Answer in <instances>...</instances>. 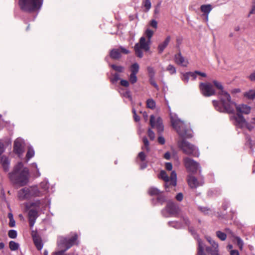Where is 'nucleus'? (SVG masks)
<instances>
[{"instance_id":"f257e3e1","label":"nucleus","mask_w":255,"mask_h":255,"mask_svg":"<svg viewBox=\"0 0 255 255\" xmlns=\"http://www.w3.org/2000/svg\"><path fill=\"white\" fill-rule=\"evenodd\" d=\"M232 103L231 107L233 110L230 112L219 111L221 113L232 114L230 116V121L236 126L243 127L246 126L247 122L244 117L240 114H249L251 112V108L250 106L245 105H237L234 102L231 100V98L229 101V103Z\"/></svg>"},{"instance_id":"f03ea898","label":"nucleus","mask_w":255,"mask_h":255,"mask_svg":"<svg viewBox=\"0 0 255 255\" xmlns=\"http://www.w3.org/2000/svg\"><path fill=\"white\" fill-rule=\"evenodd\" d=\"M213 84L217 88L220 90L218 93L220 101L213 100L212 101L215 109L218 111H232L233 110L232 107H231L232 103H229L231 98L230 94L224 89L220 82L215 80L213 81Z\"/></svg>"},{"instance_id":"7ed1b4c3","label":"nucleus","mask_w":255,"mask_h":255,"mask_svg":"<svg viewBox=\"0 0 255 255\" xmlns=\"http://www.w3.org/2000/svg\"><path fill=\"white\" fill-rule=\"evenodd\" d=\"M29 175L28 169L24 167L21 162L15 165L13 171L8 174L10 181L20 186L25 185L28 182Z\"/></svg>"},{"instance_id":"20e7f679","label":"nucleus","mask_w":255,"mask_h":255,"mask_svg":"<svg viewBox=\"0 0 255 255\" xmlns=\"http://www.w3.org/2000/svg\"><path fill=\"white\" fill-rule=\"evenodd\" d=\"M195 239L198 242V252L197 255H208L206 253L211 255H220L219 254V249L218 244L213 240L210 237H206V240L211 245V247H206L203 242L198 238V236L194 235Z\"/></svg>"},{"instance_id":"39448f33","label":"nucleus","mask_w":255,"mask_h":255,"mask_svg":"<svg viewBox=\"0 0 255 255\" xmlns=\"http://www.w3.org/2000/svg\"><path fill=\"white\" fill-rule=\"evenodd\" d=\"M77 235L74 234L71 237H60L58 238L57 245L59 251L53 253L52 255H67L65 252L76 243Z\"/></svg>"},{"instance_id":"423d86ee","label":"nucleus","mask_w":255,"mask_h":255,"mask_svg":"<svg viewBox=\"0 0 255 255\" xmlns=\"http://www.w3.org/2000/svg\"><path fill=\"white\" fill-rule=\"evenodd\" d=\"M41 192L38 186L24 187L18 191L17 197L20 200H29L34 197H39Z\"/></svg>"},{"instance_id":"0eeeda50","label":"nucleus","mask_w":255,"mask_h":255,"mask_svg":"<svg viewBox=\"0 0 255 255\" xmlns=\"http://www.w3.org/2000/svg\"><path fill=\"white\" fill-rule=\"evenodd\" d=\"M177 144L185 154L195 157L199 156L200 153L197 147L188 141L182 139L178 141Z\"/></svg>"},{"instance_id":"6e6552de","label":"nucleus","mask_w":255,"mask_h":255,"mask_svg":"<svg viewBox=\"0 0 255 255\" xmlns=\"http://www.w3.org/2000/svg\"><path fill=\"white\" fill-rule=\"evenodd\" d=\"M151 41L146 40L145 36L140 38L138 42L136 43L134 46L135 55L139 58L143 56V51L148 52L150 49Z\"/></svg>"},{"instance_id":"1a4fd4ad","label":"nucleus","mask_w":255,"mask_h":255,"mask_svg":"<svg viewBox=\"0 0 255 255\" xmlns=\"http://www.w3.org/2000/svg\"><path fill=\"white\" fill-rule=\"evenodd\" d=\"M19 5L21 9L26 11H33L41 6L42 0H19Z\"/></svg>"},{"instance_id":"9d476101","label":"nucleus","mask_w":255,"mask_h":255,"mask_svg":"<svg viewBox=\"0 0 255 255\" xmlns=\"http://www.w3.org/2000/svg\"><path fill=\"white\" fill-rule=\"evenodd\" d=\"M158 177L165 182L164 186L167 191H168L167 188L174 187L176 185L177 175L174 171H172L170 176L169 177L165 171L161 170Z\"/></svg>"},{"instance_id":"9b49d317","label":"nucleus","mask_w":255,"mask_h":255,"mask_svg":"<svg viewBox=\"0 0 255 255\" xmlns=\"http://www.w3.org/2000/svg\"><path fill=\"white\" fill-rule=\"evenodd\" d=\"M199 89L201 94L205 97H210L215 94V90L213 85L209 82L200 83Z\"/></svg>"},{"instance_id":"f8f14e48","label":"nucleus","mask_w":255,"mask_h":255,"mask_svg":"<svg viewBox=\"0 0 255 255\" xmlns=\"http://www.w3.org/2000/svg\"><path fill=\"white\" fill-rule=\"evenodd\" d=\"M183 161L184 165L188 172L195 173L200 168L199 164L189 157H185Z\"/></svg>"},{"instance_id":"ddd939ff","label":"nucleus","mask_w":255,"mask_h":255,"mask_svg":"<svg viewBox=\"0 0 255 255\" xmlns=\"http://www.w3.org/2000/svg\"><path fill=\"white\" fill-rule=\"evenodd\" d=\"M179 212V208L177 205L172 202H169L165 210L162 211V214L165 217L174 216Z\"/></svg>"},{"instance_id":"4468645a","label":"nucleus","mask_w":255,"mask_h":255,"mask_svg":"<svg viewBox=\"0 0 255 255\" xmlns=\"http://www.w3.org/2000/svg\"><path fill=\"white\" fill-rule=\"evenodd\" d=\"M25 146V143L22 138L19 137L15 140L14 142L13 150L19 157H22L23 155Z\"/></svg>"},{"instance_id":"2eb2a0df","label":"nucleus","mask_w":255,"mask_h":255,"mask_svg":"<svg viewBox=\"0 0 255 255\" xmlns=\"http://www.w3.org/2000/svg\"><path fill=\"white\" fill-rule=\"evenodd\" d=\"M128 54L129 51L124 47H120L117 49H113L110 52V56L112 58L117 59L121 57V53Z\"/></svg>"},{"instance_id":"dca6fc26","label":"nucleus","mask_w":255,"mask_h":255,"mask_svg":"<svg viewBox=\"0 0 255 255\" xmlns=\"http://www.w3.org/2000/svg\"><path fill=\"white\" fill-rule=\"evenodd\" d=\"M150 124L152 128H162V120L158 115H151L150 117Z\"/></svg>"},{"instance_id":"f3484780","label":"nucleus","mask_w":255,"mask_h":255,"mask_svg":"<svg viewBox=\"0 0 255 255\" xmlns=\"http://www.w3.org/2000/svg\"><path fill=\"white\" fill-rule=\"evenodd\" d=\"M187 181L189 186L192 188H197L204 183L202 180L198 181L195 177L191 175L188 176Z\"/></svg>"},{"instance_id":"a211bd4d","label":"nucleus","mask_w":255,"mask_h":255,"mask_svg":"<svg viewBox=\"0 0 255 255\" xmlns=\"http://www.w3.org/2000/svg\"><path fill=\"white\" fill-rule=\"evenodd\" d=\"M176 132L180 137L183 138H188L192 136L191 128H176Z\"/></svg>"},{"instance_id":"6ab92c4d","label":"nucleus","mask_w":255,"mask_h":255,"mask_svg":"<svg viewBox=\"0 0 255 255\" xmlns=\"http://www.w3.org/2000/svg\"><path fill=\"white\" fill-rule=\"evenodd\" d=\"M171 122L173 128H182L187 126L184 121L180 120L176 116H172L171 117Z\"/></svg>"},{"instance_id":"aec40b11","label":"nucleus","mask_w":255,"mask_h":255,"mask_svg":"<svg viewBox=\"0 0 255 255\" xmlns=\"http://www.w3.org/2000/svg\"><path fill=\"white\" fill-rule=\"evenodd\" d=\"M174 60L176 64L183 67H187L189 63L188 59L185 58L180 53L175 55Z\"/></svg>"},{"instance_id":"412c9836","label":"nucleus","mask_w":255,"mask_h":255,"mask_svg":"<svg viewBox=\"0 0 255 255\" xmlns=\"http://www.w3.org/2000/svg\"><path fill=\"white\" fill-rule=\"evenodd\" d=\"M39 191L41 192V194L39 195V197H41L49 192V182L48 180H44L41 182L39 184Z\"/></svg>"},{"instance_id":"4be33fe9","label":"nucleus","mask_w":255,"mask_h":255,"mask_svg":"<svg viewBox=\"0 0 255 255\" xmlns=\"http://www.w3.org/2000/svg\"><path fill=\"white\" fill-rule=\"evenodd\" d=\"M37 217L38 212L37 211L33 209L29 210L28 212V219L29 226L31 228L33 227Z\"/></svg>"},{"instance_id":"5701e85b","label":"nucleus","mask_w":255,"mask_h":255,"mask_svg":"<svg viewBox=\"0 0 255 255\" xmlns=\"http://www.w3.org/2000/svg\"><path fill=\"white\" fill-rule=\"evenodd\" d=\"M148 193L152 196H158L157 198L158 201L160 203H163L165 201V198L160 195V191L159 189L154 187H151L148 190Z\"/></svg>"},{"instance_id":"b1692460","label":"nucleus","mask_w":255,"mask_h":255,"mask_svg":"<svg viewBox=\"0 0 255 255\" xmlns=\"http://www.w3.org/2000/svg\"><path fill=\"white\" fill-rule=\"evenodd\" d=\"M0 163L5 172L9 170L10 161L8 157L5 156H1L0 158Z\"/></svg>"},{"instance_id":"393cba45","label":"nucleus","mask_w":255,"mask_h":255,"mask_svg":"<svg viewBox=\"0 0 255 255\" xmlns=\"http://www.w3.org/2000/svg\"><path fill=\"white\" fill-rule=\"evenodd\" d=\"M171 39V37L170 36H168L166 37L165 39L161 43L159 44L157 47V50L158 53L161 54L163 52L164 50L168 45Z\"/></svg>"},{"instance_id":"a878e982","label":"nucleus","mask_w":255,"mask_h":255,"mask_svg":"<svg viewBox=\"0 0 255 255\" xmlns=\"http://www.w3.org/2000/svg\"><path fill=\"white\" fill-rule=\"evenodd\" d=\"M146 156L143 151L140 152L138 154L137 159L141 162L140 164V167L141 169H143L147 167Z\"/></svg>"},{"instance_id":"bb28decb","label":"nucleus","mask_w":255,"mask_h":255,"mask_svg":"<svg viewBox=\"0 0 255 255\" xmlns=\"http://www.w3.org/2000/svg\"><path fill=\"white\" fill-rule=\"evenodd\" d=\"M34 243L38 250H41L43 248V244L41 239L37 236H34L33 238Z\"/></svg>"},{"instance_id":"cd10ccee","label":"nucleus","mask_w":255,"mask_h":255,"mask_svg":"<svg viewBox=\"0 0 255 255\" xmlns=\"http://www.w3.org/2000/svg\"><path fill=\"white\" fill-rule=\"evenodd\" d=\"M35 152L31 146H28V149L26 155V162H27L29 160L34 156Z\"/></svg>"},{"instance_id":"c85d7f7f","label":"nucleus","mask_w":255,"mask_h":255,"mask_svg":"<svg viewBox=\"0 0 255 255\" xmlns=\"http://www.w3.org/2000/svg\"><path fill=\"white\" fill-rule=\"evenodd\" d=\"M154 33V31L152 30L149 28H147L145 30L143 36L145 37L146 40H149V41H151V38L153 36Z\"/></svg>"},{"instance_id":"c756f323","label":"nucleus","mask_w":255,"mask_h":255,"mask_svg":"<svg viewBox=\"0 0 255 255\" xmlns=\"http://www.w3.org/2000/svg\"><path fill=\"white\" fill-rule=\"evenodd\" d=\"M202 12L204 13L205 14L209 15V13L212 9V7L211 4H203L200 7Z\"/></svg>"},{"instance_id":"7c9ffc66","label":"nucleus","mask_w":255,"mask_h":255,"mask_svg":"<svg viewBox=\"0 0 255 255\" xmlns=\"http://www.w3.org/2000/svg\"><path fill=\"white\" fill-rule=\"evenodd\" d=\"M244 96L250 100H253L255 98V90H251L244 94Z\"/></svg>"},{"instance_id":"2f4dec72","label":"nucleus","mask_w":255,"mask_h":255,"mask_svg":"<svg viewBox=\"0 0 255 255\" xmlns=\"http://www.w3.org/2000/svg\"><path fill=\"white\" fill-rule=\"evenodd\" d=\"M156 106V103L152 99H148L146 101V107L150 109H154Z\"/></svg>"},{"instance_id":"473e14b6","label":"nucleus","mask_w":255,"mask_h":255,"mask_svg":"<svg viewBox=\"0 0 255 255\" xmlns=\"http://www.w3.org/2000/svg\"><path fill=\"white\" fill-rule=\"evenodd\" d=\"M139 69V65L137 63H133L130 67L131 74L136 75L138 72Z\"/></svg>"},{"instance_id":"72a5a7b5","label":"nucleus","mask_w":255,"mask_h":255,"mask_svg":"<svg viewBox=\"0 0 255 255\" xmlns=\"http://www.w3.org/2000/svg\"><path fill=\"white\" fill-rule=\"evenodd\" d=\"M234 242H236L238 246L241 250L243 249L244 244L243 241L241 239V238L238 236H235L234 237Z\"/></svg>"},{"instance_id":"f704fd0d","label":"nucleus","mask_w":255,"mask_h":255,"mask_svg":"<svg viewBox=\"0 0 255 255\" xmlns=\"http://www.w3.org/2000/svg\"><path fill=\"white\" fill-rule=\"evenodd\" d=\"M169 226L176 229H180L183 227V225L177 221H171L168 222Z\"/></svg>"},{"instance_id":"c9c22d12","label":"nucleus","mask_w":255,"mask_h":255,"mask_svg":"<svg viewBox=\"0 0 255 255\" xmlns=\"http://www.w3.org/2000/svg\"><path fill=\"white\" fill-rule=\"evenodd\" d=\"M144 143L143 146L142 147V149L143 150H146L147 152L149 151V142L146 137H144L142 139Z\"/></svg>"},{"instance_id":"e433bc0d","label":"nucleus","mask_w":255,"mask_h":255,"mask_svg":"<svg viewBox=\"0 0 255 255\" xmlns=\"http://www.w3.org/2000/svg\"><path fill=\"white\" fill-rule=\"evenodd\" d=\"M9 247L11 251H16L18 249L19 245L15 242L11 241L9 243Z\"/></svg>"},{"instance_id":"4c0bfd02","label":"nucleus","mask_w":255,"mask_h":255,"mask_svg":"<svg viewBox=\"0 0 255 255\" xmlns=\"http://www.w3.org/2000/svg\"><path fill=\"white\" fill-rule=\"evenodd\" d=\"M216 235L222 241H225L227 238L226 234L221 231H217Z\"/></svg>"},{"instance_id":"58836bf2","label":"nucleus","mask_w":255,"mask_h":255,"mask_svg":"<svg viewBox=\"0 0 255 255\" xmlns=\"http://www.w3.org/2000/svg\"><path fill=\"white\" fill-rule=\"evenodd\" d=\"M112 68L115 71L119 72H123L124 70V67L122 66H118L116 65H111Z\"/></svg>"},{"instance_id":"ea45409f","label":"nucleus","mask_w":255,"mask_h":255,"mask_svg":"<svg viewBox=\"0 0 255 255\" xmlns=\"http://www.w3.org/2000/svg\"><path fill=\"white\" fill-rule=\"evenodd\" d=\"M166 70L171 74H175L176 72L175 67L173 65L170 64L167 66Z\"/></svg>"},{"instance_id":"a19ab883","label":"nucleus","mask_w":255,"mask_h":255,"mask_svg":"<svg viewBox=\"0 0 255 255\" xmlns=\"http://www.w3.org/2000/svg\"><path fill=\"white\" fill-rule=\"evenodd\" d=\"M129 80L131 84L135 83L137 80L136 75L130 74L129 76Z\"/></svg>"},{"instance_id":"79ce46f5","label":"nucleus","mask_w":255,"mask_h":255,"mask_svg":"<svg viewBox=\"0 0 255 255\" xmlns=\"http://www.w3.org/2000/svg\"><path fill=\"white\" fill-rule=\"evenodd\" d=\"M8 237L11 239H15L17 237V232L14 230L9 231L8 233Z\"/></svg>"},{"instance_id":"37998d69","label":"nucleus","mask_w":255,"mask_h":255,"mask_svg":"<svg viewBox=\"0 0 255 255\" xmlns=\"http://www.w3.org/2000/svg\"><path fill=\"white\" fill-rule=\"evenodd\" d=\"M32 168H34L36 171V174H35V177H39L40 176V173L39 171V169L38 168L37 165L36 163H33L31 164Z\"/></svg>"},{"instance_id":"c03bdc74","label":"nucleus","mask_w":255,"mask_h":255,"mask_svg":"<svg viewBox=\"0 0 255 255\" xmlns=\"http://www.w3.org/2000/svg\"><path fill=\"white\" fill-rule=\"evenodd\" d=\"M189 72H187L185 73H183L182 74V76L181 77L182 80L185 83H188L189 81V79L190 77Z\"/></svg>"},{"instance_id":"a18cd8bd","label":"nucleus","mask_w":255,"mask_h":255,"mask_svg":"<svg viewBox=\"0 0 255 255\" xmlns=\"http://www.w3.org/2000/svg\"><path fill=\"white\" fill-rule=\"evenodd\" d=\"M147 71L148 72V74H149L150 78H153L154 74H155V71H154L153 68H152L151 67H147Z\"/></svg>"},{"instance_id":"49530a36","label":"nucleus","mask_w":255,"mask_h":255,"mask_svg":"<svg viewBox=\"0 0 255 255\" xmlns=\"http://www.w3.org/2000/svg\"><path fill=\"white\" fill-rule=\"evenodd\" d=\"M148 135L151 140H153L155 138L154 132L151 130V128L148 129Z\"/></svg>"},{"instance_id":"de8ad7c7","label":"nucleus","mask_w":255,"mask_h":255,"mask_svg":"<svg viewBox=\"0 0 255 255\" xmlns=\"http://www.w3.org/2000/svg\"><path fill=\"white\" fill-rule=\"evenodd\" d=\"M132 112L133 114V118H134V121H135L136 122H139L140 120V118L139 116H138L137 115V114L136 113V111L134 108L132 109Z\"/></svg>"},{"instance_id":"09e8293b","label":"nucleus","mask_w":255,"mask_h":255,"mask_svg":"<svg viewBox=\"0 0 255 255\" xmlns=\"http://www.w3.org/2000/svg\"><path fill=\"white\" fill-rule=\"evenodd\" d=\"M151 2L149 0H145L144 2V6L147 10H148L151 7Z\"/></svg>"},{"instance_id":"8fccbe9b","label":"nucleus","mask_w":255,"mask_h":255,"mask_svg":"<svg viewBox=\"0 0 255 255\" xmlns=\"http://www.w3.org/2000/svg\"><path fill=\"white\" fill-rule=\"evenodd\" d=\"M120 84L124 87H128L129 85V82L126 80L122 79L120 81Z\"/></svg>"},{"instance_id":"3c124183","label":"nucleus","mask_w":255,"mask_h":255,"mask_svg":"<svg viewBox=\"0 0 255 255\" xmlns=\"http://www.w3.org/2000/svg\"><path fill=\"white\" fill-rule=\"evenodd\" d=\"M41 201L39 200H36L35 201H34L33 202H32L31 203V206L39 207L41 205Z\"/></svg>"},{"instance_id":"603ef678","label":"nucleus","mask_w":255,"mask_h":255,"mask_svg":"<svg viewBox=\"0 0 255 255\" xmlns=\"http://www.w3.org/2000/svg\"><path fill=\"white\" fill-rule=\"evenodd\" d=\"M150 25L154 28L155 29H156L157 28V22L154 20L152 19L150 21Z\"/></svg>"},{"instance_id":"864d4df0","label":"nucleus","mask_w":255,"mask_h":255,"mask_svg":"<svg viewBox=\"0 0 255 255\" xmlns=\"http://www.w3.org/2000/svg\"><path fill=\"white\" fill-rule=\"evenodd\" d=\"M200 210L205 214H208L211 212V210L206 207H200Z\"/></svg>"},{"instance_id":"5fc2aeb1","label":"nucleus","mask_w":255,"mask_h":255,"mask_svg":"<svg viewBox=\"0 0 255 255\" xmlns=\"http://www.w3.org/2000/svg\"><path fill=\"white\" fill-rule=\"evenodd\" d=\"M119 80H120V76L118 74H115L113 76V78L111 79V81L113 83H115L117 82Z\"/></svg>"},{"instance_id":"6e6d98bb","label":"nucleus","mask_w":255,"mask_h":255,"mask_svg":"<svg viewBox=\"0 0 255 255\" xmlns=\"http://www.w3.org/2000/svg\"><path fill=\"white\" fill-rule=\"evenodd\" d=\"M189 75H190V77H192L193 80L196 79L197 76V71L193 72H190Z\"/></svg>"},{"instance_id":"4d7b16f0","label":"nucleus","mask_w":255,"mask_h":255,"mask_svg":"<svg viewBox=\"0 0 255 255\" xmlns=\"http://www.w3.org/2000/svg\"><path fill=\"white\" fill-rule=\"evenodd\" d=\"M165 168L168 171H171L172 169V165L170 162H167L165 164Z\"/></svg>"},{"instance_id":"13d9d810","label":"nucleus","mask_w":255,"mask_h":255,"mask_svg":"<svg viewBox=\"0 0 255 255\" xmlns=\"http://www.w3.org/2000/svg\"><path fill=\"white\" fill-rule=\"evenodd\" d=\"M249 79L252 81H255V71L250 74L249 76Z\"/></svg>"},{"instance_id":"bf43d9fd","label":"nucleus","mask_w":255,"mask_h":255,"mask_svg":"<svg viewBox=\"0 0 255 255\" xmlns=\"http://www.w3.org/2000/svg\"><path fill=\"white\" fill-rule=\"evenodd\" d=\"M183 196L181 193H179L176 196V200L179 201H182L183 199Z\"/></svg>"},{"instance_id":"052dcab7","label":"nucleus","mask_w":255,"mask_h":255,"mask_svg":"<svg viewBox=\"0 0 255 255\" xmlns=\"http://www.w3.org/2000/svg\"><path fill=\"white\" fill-rule=\"evenodd\" d=\"M158 141L159 143L164 144L165 143V139L163 136H159L158 138Z\"/></svg>"},{"instance_id":"680f3d73","label":"nucleus","mask_w":255,"mask_h":255,"mask_svg":"<svg viewBox=\"0 0 255 255\" xmlns=\"http://www.w3.org/2000/svg\"><path fill=\"white\" fill-rule=\"evenodd\" d=\"M153 78H150V83L152 85H153L155 88L158 89V86L156 83L155 81L153 80Z\"/></svg>"},{"instance_id":"e2e57ef3","label":"nucleus","mask_w":255,"mask_h":255,"mask_svg":"<svg viewBox=\"0 0 255 255\" xmlns=\"http://www.w3.org/2000/svg\"><path fill=\"white\" fill-rule=\"evenodd\" d=\"M231 255H239V253L237 250H232L230 251Z\"/></svg>"},{"instance_id":"0e129e2a","label":"nucleus","mask_w":255,"mask_h":255,"mask_svg":"<svg viewBox=\"0 0 255 255\" xmlns=\"http://www.w3.org/2000/svg\"><path fill=\"white\" fill-rule=\"evenodd\" d=\"M140 113L142 114V116L145 121L148 119V114L146 112H140Z\"/></svg>"},{"instance_id":"69168bd1","label":"nucleus","mask_w":255,"mask_h":255,"mask_svg":"<svg viewBox=\"0 0 255 255\" xmlns=\"http://www.w3.org/2000/svg\"><path fill=\"white\" fill-rule=\"evenodd\" d=\"M4 145L2 143L0 142V155L4 152Z\"/></svg>"},{"instance_id":"338daca9","label":"nucleus","mask_w":255,"mask_h":255,"mask_svg":"<svg viewBox=\"0 0 255 255\" xmlns=\"http://www.w3.org/2000/svg\"><path fill=\"white\" fill-rule=\"evenodd\" d=\"M15 221L14 219L9 220V226L10 227H13L15 226Z\"/></svg>"},{"instance_id":"774afa93","label":"nucleus","mask_w":255,"mask_h":255,"mask_svg":"<svg viewBox=\"0 0 255 255\" xmlns=\"http://www.w3.org/2000/svg\"><path fill=\"white\" fill-rule=\"evenodd\" d=\"M255 13V4H253L252 8L251 11L250 12L249 14Z\"/></svg>"}]
</instances>
